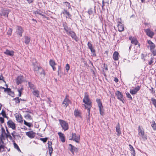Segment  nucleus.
Returning a JSON list of instances; mask_svg holds the SVG:
<instances>
[{
    "mask_svg": "<svg viewBox=\"0 0 156 156\" xmlns=\"http://www.w3.org/2000/svg\"><path fill=\"white\" fill-rule=\"evenodd\" d=\"M116 131L117 133V135L118 136H120L121 134L120 126L119 123H118L116 126Z\"/></svg>",
    "mask_w": 156,
    "mask_h": 156,
    "instance_id": "obj_24",
    "label": "nucleus"
},
{
    "mask_svg": "<svg viewBox=\"0 0 156 156\" xmlns=\"http://www.w3.org/2000/svg\"><path fill=\"white\" fill-rule=\"evenodd\" d=\"M83 102L84 103L83 105L84 106L85 109L87 110L88 115L89 116L90 109L92 107V103L89 98V94L87 92L84 93Z\"/></svg>",
    "mask_w": 156,
    "mask_h": 156,
    "instance_id": "obj_1",
    "label": "nucleus"
},
{
    "mask_svg": "<svg viewBox=\"0 0 156 156\" xmlns=\"http://www.w3.org/2000/svg\"><path fill=\"white\" fill-rule=\"evenodd\" d=\"M16 133V132H13L12 133H11V134L12 135V136H13V137L14 138H15V136H16V135H15V134Z\"/></svg>",
    "mask_w": 156,
    "mask_h": 156,
    "instance_id": "obj_63",
    "label": "nucleus"
},
{
    "mask_svg": "<svg viewBox=\"0 0 156 156\" xmlns=\"http://www.w3.org/2000/svg\"><path fill=\"white\" fill-rule=\"evenodd\" d=\"M12 29L11 28H9V29L8 30L7 32L8 34L11 35L12 34Z\"/></svg>",
    "mask_w": 156,
    "mask_h": 156,
    "instance_id": "obj_50",
    "label": "nucleus"
},
{
    "mask_svg": "<svg viewBox=\"0 0 156 156\" xmlns=\"http://www.w3.org/2000/svg\"><path fill=\"white\" fill-rule=\"evenodd\" d=\"M129 39L131 41V43L135 45H136L139 43L137 39L135 37H130Z\"/></svg>",
    "mask_w": 156,
    "mask_h": 156,
    "instance_id": "obj_17",
    "label": "nucleus"
},
{
    "mask_svg": "<svg viewBox=\"0 0 156 156\" xmlns=\"http://www.w3.org/2000/svg\"><path fill=\"white\" fill-rule=\"evenodd\" d=\"M66 7H68L69 9L71 8L70 4L69 3L66 2H64Z\"/></svg>",
    "mask_w": 156,
    "mask_h": 156,
    "instance_id": "obj_46",
    "label": "nucleus"
},
{
    "mask_svg": "<svg viewBox=\"0 0 156 156\" xmlns=\"http://www.w3.org/2000/svg\"><path fill=\"white\" fill-rule=\"evenodd\" d=\"M17 121L20 123H22L23 122V117L20 114H16L15 116Z\"/></svg>",
    "mask_w": 156,
    "mask_h": 156,
    "instance_id": "obj_21",
    "label": "nucleus"
},
{
    "mask_svg": "<svg viewBox=\"0 0 156 156\" xmlns=\"http://www.w3.org/2000/svg\"><path fill=\"white\" fill-rule=\"evenodd\" d=\"M4 150V146L2 145H1L0 146V151H3Z\"/></svg>",
    "mask_w": 156,
    "mask_h": 156,
    "instance_id": "obj_60",
    "label": "nucleus"
},
{
    "mask_svg": "<svg viewBox=\"0 0 156 156\" xmlns=\"http://www.w3.org/2000/svg\"><path fill=\"white\" fill-rule=\"evenodd\" d=\"M144 30L146 33L147 35L151 38L153 37L154 35V33L149 28L144 29Z\"/></svg>",
    "mask_w": 156,
    "mask_h": 156,
    "instance_id": "obj_10",
    "label": "nucleus"
},
{
    "mask_svg": "<svg viewBox=\"0 0 156 156\" xmlns=\"http://www.w3.org/2000/svg\"><path fill=\"white\" fill-rule=\"evenodd\" d=\"M65 68H66V71L68 72V71L70 69V66H69V65L68 64H66V66H65Z\"/></svg>",
    "mask_w": 156,
    "mask_h": 156,
    "instance_id": "obj_47",
    "label": "nucleus"
},
{
    "mask_svg": "<svg viewBox=\"0 0 156 156\" xmlns=\"http://www.w3.org/2000/svg\"><path fill=\"white\" fill-rule=\"evenodd\" d=\"M16 29V32L18 34H19L20 36H22V33L23 31V30L22 27L20 26H17Z\"/></svg>",
    "mask_w": 156,
    "mask_h": 156,
    "instance_id": "obj_16",
    "label": "nucleus"
},
{
    "mask_svg": "<svg viewBox=\"0 0 156 156\" xmlns=\"http://www.w3.org/2000/svg\"><path fill=\"white\" fill-rule=\"evenodd\" d=\"M140 86H137L133 89L130 90L129 92L132 95L135 94L140 90Z\"/></svg>",
    "mask_w": 156,
    "mask_h": 156,
    "instance_id": "obj_13",
    "label": "nucleus"
},
{
    "mask_svg": "<svg viewBox=\"0 0 156 156\" xmlns=\"http://www.w3.org/2000/svg\"><path fill=\"white\" fill-rule=\"evenodd\" d=\"M153 62H154L153 59L152 58H151L150 61L148 62V64L150 65H151L153 63Z\"/></svg>",
    "mask_w": 156,
    "mask_h": 156,
    "instance_id": "obj_56",
    "label": "nucleus"
},
{
    "mask_svg": "<svg viewBox=\"0 0 156 156\" xmlns=\"http://www.w3.org/2000/svg\"><path fill=\"white\" fill-rule=\"evenodd\" d=\"M53 151V149L52 147L51 146V147H49V154L50 155V156L51 155V154L52 152V151Z\"/></svg>",
    "mask_w": 156,
    "mask_h": 156,
    "instance_id": "obj_54",
    "label": "nucleus"
},
{
    "mask_svg": "<svg viewBox=\"0 0 156 156\" xmlns=\"http://www.w3.org/2000/svg\"><path fill=\"white\" fill-rule=\"evenodd\" d=\"M12 142L13 143L14 147L18 151L21 152L20 148L17 144L15 142L14 140H12Z\"/></svg>",
    "mask_w": 156,
    "mask_h": 156,
    "instance_id": "obj_34",
    "label": "nucleus"
},
{
    "mask_svg": "<svg viewBox=\"0 0 156 156\" xmlns=\"http://www.w3.org/2000/svg\"><path fill=\"white\" fill-rule=\"evenodd\" d=\"M6 131L7 132L6 135L5 136L7 138H9L10 140L12 142V140H13L12 136H11L10 133L9 132L8 130L6 129Z\"/></svg>",
    "mask_w": 156,
    "mask_h": 156,
    "instance_id": "obj_32",
    "label": "nucleus"
},
{
    "mask_svg": "<svg viewBox=\"0 0 156 156\" xmlns=\"http://www.w3.org/2000/svg\"><path fill=\"white\" fill-rule=\"evenodd\" d=\"M40 140H41L42 141H43V142H46L48 139V138H40Z\"/></svg>",
    "mask_w": 156,
    "mask_h": 156,
    "instance_id": "obj_53",
    "label": "nucleus"
},
{
    "mask_svg": "<svg viewBox=\"0 0 156 156\" xmlns=\"http://www.w3.org/2000/svg\"><path fill=\"white\" fill-rule=\"evenodd\" d=\"M147 43L150 45V49L152 48H155V44L151 41L148 40Z\"/></svg>",
    "mask_w": 156,
    "mask_h": 156,
    "instance_id": "obj_33",
    "label": "nucleus"
},
{
    "mask_svg": "<svg viewBox=\"0 0 156 156\" xmlns=\"http://www.w3.org/2000/svg\"><path fill=\"white\" fill-rule=\"evenodd\" d=\"M114 81L116 83H117L119 81V80L117 77H115Z\"/></svg>",
    "mask_w": 156,
    "mask_h": 156,
    "instance_id": "obj_62",
    "label": "nucleus"
},
{
    "mask_svg": "<svg viewBox=\"0 0 156 156\" xmlns=\"http://www.w3.org/2000/svg\"><path fill=\"white\" fill-rule=\"evenodd\" d=\"M26 135L30 138H33L35 136V133L33 131H29L26 133Z\"/></svg>",
    "mask_w": 156,
    "mask_h": 156,
    "instance_id": "obj_18",
    "label": "nucleus"
},
{
    "mask_svg": "<svg viewBox=\"0 0 156 156\" xmlns=\"http://www.w3.org/2000/svg\"><path fill=\"white\" fill-rule=\"evenodd\" d=\"M4 91L7 92L8 94L9 95H11V94H13V92L11 91V89L9 88H6Z\"/></svg>",
    "mask_w": 156,
    "mask_h": 156,
    "instance_id": "obj_36",
    "label": "nucleus"
},
{
    "mask_svg": "<svg viewBox=\"0 0 156 156\" xmlns=\"http://www.w3.org/2000/svg\"><path fill=\"white\" fill-rule=\"evenodd\" d=\"M70 140H73L76 143H79L80 140V136H77L75 133H72V137Z\"/></svg>",
    "mask_w": 156,
    "mask_h": 156,
    "instance_id": "obj_9",
    "label": "nucleus"
},
{
    "mask_svg": "<svg viewBox=\"0 0 156 156\" xmlns=\"http://www.w3.org/2000/svg\"><path fill=\"white\" fill-rule=\"evenodd\" d=\"M4 150V146L2 145H1L0 146V151H3Z\"/></svg>",
    "mask_w": 156,
    "mask_h": 156,
    "instance_id": "obj_59",
    "label": "nucleus"
},
{
    "mask_svg": "<svg viewBox=\"0 0 156 156\" xmlns=\"http://www.w3.org/2000/svg\"><path fill=\"white\" fill-rule=\"evenodd\" d=\"M49 64L50 66H51L54 71H55L56 70V68L55 67L56 65L55 61L52 60H51L49 61Z\"/></svg>",
    "mask_w": 156,
    "mask_h": 156,
    "instance_id": "obj_23",
    "label": "nucleus"
},
{
    "mask_svg": "<svg viewBox=\"0 0 156 156\" xmlns=\"http://www.w3.org/2000/svg\"><path fill=\"white\" fill-rule=\"evenodd\" d=\"M115 94L117 97V98L122 101L123 103H124L122 94L118 90L116 92Z\"/></svg>",
    "mask_w": 156,
    "mask_h": 156,
    "instance_id": "obj_12",
    "label": "nucleus"
},
{
    "mask_svg": "<svg viewBox=\"0 0 156 156\" xmlns=\"http://www.w3.org/2000/svg\"><path fill=\"white\" fill-rule=\"evenodd\" d=\"M64 30H65L67 34H68L69 32H68V27L66 25H63Z\"/></svg>",
    "mask_w": 156,
    "mask_h": 156,
    "instance_id": "obj_41",
    "label": "nucleus"
},
{
    "mask_svg": "<svg viewBox=\"0 0 156 156\" xmlns=\"http://www.w3.org/2000/svg\"><path fill=\"white\" fill-rule=\"evenodd\" d=\"M23 90V88H21V89H20L18 90V92L19 93L18 95L19 97L21 96V93H22V92Z\"/></svg>",
    "mask_w": 156,
    "mask_h": 156,
    "instance_id": "obj_48",
    "label": "nucleus"
},
{
    "mask_svg": "<svg viewBox=\"0 0 156 156\" xmlns=\"http://www.w3.org/2000/svg\"><path fill=\"white\" fill-rule=\"evenodd\" d=\"M4 120L3 118L0 117V123H3L4 122Z\"/></svg>",
    "mask_w": 156,
    "mask_h": 156,
    "instance_id": "obj_55",
    "label": "nucleus"
},
{
    "mask_svg": "<svg viewBox=\"0 0 156 156\" xmlns=\"http://www.w3.org/2000/svg\"><path fill=\"white\" fill-rule=\"evenodd\" d=\"M68 34L70 35L72 38L75 40H76L77 37L75 33L73 31H70Z\"/></svg>",
    "mask_w": 156,
    "mask_h": 156,
    "instance_id": "obj_28",
    "label": "nucleus"
},
{
    "mask_svg": "<svg viewBox=\"0 0 156 156\" xmlns=\"http://www.w3.org/2000/svg\"><path fill=\"white\" fill-rule=\"evenodd\" d=\"M58 134L61 141L62 142H64L65 141V137L64 136V134L61 132H58Z\"/></svg>",
    "mask_w": 156,
    "mask_h": 156,
    "instance_id": "obj_26",
    "label": "nucleus"
},
{
    "mask_svg": "<svg viewBox=\"0 0 156 156\" xmlns=\"http://www.w3.org/2000/svg\"><path fill=\"white\" fill-rule=\"evenodd\" d=\"M99 107L100 113L101 115H103L104 114V109H103V106L101 100L100 99H97L96 100Z\"/></svg>",
    "mask_w": 156,
    "mask_h": 156,
    "instance_id": "obj_7",
    "label": "nucleus"
},
{
    "mask_svg": "<svg viewBox=\"0 0 156 156\" xmlns=\"http://www.w3.org/2000/svg\"><path fill=\"white\" fill-rule=\"evenodd\" d=\"M34 70L36 75L38 77L42 78L44 77L45 73L44 70L41 67H40L38 66L35 65L34 66Z\"/></svg>",
    "mask_w": 156,
    "mask_h": 156,
    "instance_id": "obj_2",
    "label": "nucleus"
},
{
    "mask_svg": "<svg viewBox=\"0 0 156 156\" xmlns=\"http://www.w3.org/2000/svg\"><path fill=\"white\" fill-rule=\"evenodd\" d=\"M147 54L146 53H142L141 54V58L142 59L145 61L146 60L145 58L147 57Z\"/></svg>",
    "mask_w": 156,
    "mask_h": 156,
    "instance_id": "obj_39",
    "label": "nucleus"
},
{
    "mask_svg": "<svg viewBox=\"0 0 156 156\" xmlns=\"http://www.w3.org/2000/svg\"><path fill=\"white\" fill-rule=\"evenodd\" d=\"M96 11L95 9L90 8L88 11V13L90 18L92 19L94 16Z\"/></svg>",
    "mask_w": 156,
    "mask_h": 156,
    "instance_id": "obj_11",
    "label": "nucleus"
},
{
    "mask_svg": "<svg viewBox=\"0 0 156 156\" xmlns=\"http://www.w3.org/2000/svg\"><path fill=\"white\" fill-rule=\"evenodd\" d=\"M1 141L2 143H3V141L2 140V139H3L4 137L5 136H6V133H5V129L3 127L1 128Z\"/></svg>",
    "mask_w": 156,
    "mask_h": 156,
    "instance_id": "obj_27",
    "label": "nucleus"
},
{
    "mask_svg": "<svg viewBox=\"0 0 156 156\" xmlns=\"http://www.w3.org/2000/svg\"><path fill=\"white\" fill-rule=\"evenodd\" d=\"M151 101L152 102L153 105L156 108V99L154 98H152L151 99Z\"/></svg>",
    "mask_w": 156,
    "mask_h": 156,
    "instance_id": "obj_42",
    "label": "nucleus"
},
{
    "mask_svg": "<svg viewBox=\"0 0 156 156\" xmlns=\"http://www.w3.org/2000/svg\"><path fill=\"white\" fill-rule=\"evenodd\" d=\"M32 93L36 97H39L40 92L38 90H34V91H32Z\"/></svg>",
    "mask_w": 156,
    "mask_h": 156,
    "instance_id": "obj_35",
    "label": "nucleus"
},
{
    "mask_svg": "<svg viewBox=\"0 0 156 156\" xmlns=\"http://www.w3.org/2000/svg\"><path fill=\"white\" fill-rule=\"evenodd\" d=\"M119 53L117 51H115L113 54V58L115 61H118L119 59Z\"/></svg>",
    "mask_w": 156,
    "mask_h": 156,
    "instance_id": "obj_22",
    "label": "nucleus"
},
{
    "mask_svg": "<svg viewBox=\"0 0 156 156\" xmlns=\"http://www.w3.org/2000/svg\"><path fill=\"white\" fill-rule=\"evenodd\" d=\"M25 118H26V119H27L28 120H31L32 119V118H31V116L29 114L26 115H25Z\"/></svg>",
    "mask_w": 156,
    "mask_h": 156,
    "instance_id": "obj_45",
    "label": "nucleus"
},
{
    "mask_svg": "<svg viewBox=\"0 0 156 156\" xmlns=\"http://www.w3.org/2000/svg\"><path fill=\"white\" fill-rule=\"evenodd\" d=\"M4 53L5 54L7 55L12 56L14 55V52L12 50H9L8 49H6Z\"/></svg>",
    "mask_w": 156,
    "mask_h": 156,
    "instance_id": "obj_19",
    "label": "nucleus"
},
{
    "mask_svg": "<svg viewBox=\"0 0 156 156\" xmlns=\"http://www.w3.org/2000/svg\"><path fill=\"white\" fill-rule=\"evenodd\" d=\"M9 12L8 10L4 9L0 13V15H1V16H3L5 17H8Z\"/></svg>",
    "mask_w": 156,
    "mask_h": 156,
    "instance_id": "obj_25",
    "label": "nucleus"
},
{
    "mask_svg": "<svg viewBox=\"0 0 156 156\" xmlns=\"http://www.w3.org/2000/svg\"><path fill=\"white\" fill-rule=\"evenodd\" d=\"M20 100H22L21 99H19L18 97H16L13 99V100L15 101L16 103H19Z\"/></svg>",
    "mask_w": 156,
    "mask_h": 156,
    "instance_id": "obj_43",
    "label": "nucleus"
},
{
    "mask_svg": "<svg viewBox=\"0 0 156 156\" xmlns=\"http://www.w3.org/2000/svg\"><path fill=\"white\" fill-rule=\"evenodd\" d=\"M139 136L143 139H147V137L145 136L144 130L142 126H139L138 127Z\"/></svg>",
    "mask_w": 156,
    "mask_h": 156,
    "instance_id": "obj_6",
    "label": "nucleus"
},
{
    "mask_svg": "<svg viewBox=\"0 0 156 156\" xmlns=\"http://www.w3.org/2000/svg\"><path fill=\"white\" fill-rule=\"evenodd\" d=\"M69 96L66 94L63 101L62 102V105L65 108H66L71 103V101L69 99Z\"/></svg>",
    "mask_w": 156,
    "mask_h": 156,
    "instance_id": "obj_5",
    "label": "nucleus"
},
{
    "mask_svg": "<svg viewBox=\"0 0 156 156\" xmlns=\"http://www.w3.org/2000/svg\"><path fill=\"white\" fill-rule=\"evenodd\" d=\"M23 77L22 76H19L16 78V84L17 85L21 83L23 81Z\"/></svg>",
    "mask_w": 156,
    "mask_h": 156,
    "instance_id": "obj_30",
    "label": "nucleus"
},
{
    "mask_svg": "<svg viewBox=\"0 0 156 156\" xmlns=\"http://www.w3.org/2000/svg\"><path fill=\"white\" fill-rule=\"evenodd\" d=\"M151 126L154 130H156V123L154 121L152 122L151 124Z\"/></svg>",
    "mask_w": 156,
    "mask_h": 156,
    "instance_id": "obj_37",
    "label": "nucleus"
},
{
    "mask_svg": "<svg viewBox=\"0 0 156 156\" xmlns=\"http://www.w3.org/2000/svg\"><path fill=\"white\" fill-rule=\"evenodd\" d=\"M117 27L118 30L119 32L123 31L124 30V26L122 23L121 18H118L116 20Z\"/></svg>",
    "mask_w": 156,
    "mask_h": 156,
    "instance_id": "obj_3",
    "label": "nucleus"
},
{
    "mask_svg": "<svg viewBox=\"0 0 156 156\" xmlns=\"http://www.w3.org/2000/svg\"><path fill=\"white\" fill-rule=\"evenodd\" d=\"M112 0H103L102 1V9H103L104 8V6L105 5V4H107V5H108L109 3L110 2H111Z\"/></svg>",
    "mask_w": 156,
    "mask_h": 156,
    "instance_id": "obj_31",
    "label": "nucleus"
},
{
    "mask_svg": "<svg viewBox=\"0 0 156 156\" xmlns=\"http://www.w3.org/2000/svg\"><path fill=\"white\" fill-rule=\"evenodd\" d=\"M149 90L151 91V92L152 94H154L155 92V90L152 87L151 89H149Z\"/></svg>",
    "mask_w": 156,
    "mask_h": 156,
    "instance_id": "obj_49",
    "label": "nucleus"
},
{
    "mask_svg": "<svg viewBox=\"0 0 156 156\" xmlns=\"http://www.w3.org/2000/svg\"><path fill=\"white\" fill-rule=\"evenodd\" d=\"M81 114V112L78 109L75 110L74 111V115L76 117H80Z\"/></svg>",
    "mask_w": 156,
    "mask_h": 156,
    "instance_id": "obj_29",
    "label": "nucleus"
},
{
    "mask_svg": "<svg viewBox=\"0 0 156 156\" xmlns=\"http://www.w3.org/2000/svg\"><path fill=\"white\" fill-rule=\"evenodd\" d=\"M25 43L26 44H28L30 41V37H27V36H26L25 37Z\"/></svg>",
    "mask_w": 156,
    "mask_h": 156,
    "instance_id": "obj_38",
    "label": "nucleus"
},
{
    "mask_svg": "<svg viewBox=\"0 0 156 156\" xmlns=\"http://www.w3.org/2000/svg\"><path fill=\"white\" fill-rule=\"evenodd\" d=\"M8 126L11 128L13 129H16V126L15 124L12 120H9L7 122Z\"/></svg>",
    "mask_w": 156,
    "mask_h": 156,
    "instance_id": "obj_15",
    "label": "nucleus"
},
{
    "mask_svg": "<svg viewBox=\"0 0 156 156\" xmlns=\"http://www.w3.org/2000/svg\"><path fill=\"white\" fill-rule=\"evenodd\" d=\"M69 146L70 147V148L69 149L70 151L72 152V153L73 154H74V152H77L78 149L77 148L74 147L71 144H69Z\"/></svg>",
    "mask_w": 156,
    "mask_h": 156,
    "instance_id": "obj_20",
    "label": "nucleus"
},
{
    "mask_svg": "<svg viewBox=\"0 0 156 156\" xmlns=\"http://www.w3.org/2000/svg\"><path fill=\"white\" fill-rule=\"evenodd\" d=\"M35 14L36 15V16H37L38 14L40 15H41L42 14L41 12L40 11L37 10L35 12Z\"/></svg>",
    "mask_w": 156,
    "mask_h": 156,
    "instance_id": "obj_52",
    "label": "nucleus"
},
{
    "mask_svg": "<svg viewBox=\"0 0 156 156\" xmlns=\"http://www.w3.org/2000/svg\"><path fill=\"white\" fill-rule=\"evenodd\" d=\"M151 52L152 53L153 56L156 55V50L155 48H152L150 49Z\"/></svg>",
    "mask_w": 156,
    "mask_h": 156,
    "instance_id": "obj_40",
    "label": "nucleus"
},
{
    "mask_svg": "<svg viewBox=\"0 0 156 156\" xmlns=\"http://www.w3.org/2000/svg\"><path fill=\"white\" fill-rule=\"evenodd\" d=\"M87 46L89 48L92 54V56L95 57L96 55L95 53V50L93 47L92 44L89 42H88L87 43Z\"/></svg>",
    "mask_w": 156,
    "mask_h": 156,
    "instance_id": "obj_8",
    "label": "nucleus"
},
{
    "mask_svg": "<svg viewBox=\"0 0 156 156\" xmlns=\"http://www.w3.org/2000/svg\"><path fill=\"white\" fill-rule=\"evenodd\" d=\"M132 152V154L133 155V156H135L136 153L135 150L133 151Z\"/></svg>",
    "mask_w": 156,
    "mask_h": 156,
    "instance_id": "obj_64",
    "label": "nucleus"
},
{
    "mask_svg": "<svg viewBox=\"0 0 156 156\" xmlns=\"http://www.w3.org/2000/svg\"><path fill=\"white\" fill-rule=\"evenodd\" d=\"M62 13L65 15L66 17L67 18L70 19L72 16L69 12L65 9H64L63 11L62 12Z\"/></svg>",
    "mask_w": 156,
    "mask_h": 156,
    "instance_id": "obj_14",
    "label": "nucleus"
},
{
    "mask_svg": "<svg viewBox=\"0 0 156 156\" xmlns=\"http://www.w3.org/2000/svg\"><path fill=\"white\" fill-rule=\"evenodd\" d=\"M127 97L129 98L131 100H132V98L131 95L129 93H127L126 94Z\"/></svg>",
    "mask_w": 156,
    "mask_h": 156,
    "instance_id": "obj_51",
    "label": "nucleus"
},
{
    "mask_svg": "<svg viewBox=\"0 0 156 156\" xmlns=\"http://www.w3.org/2000/svg\"><path fill=\"white\" fill-rule=\"evenodd\" d=\"M1 114H2V115L4 116V117L5 116V112L3 110H2V112L1 113H0Z\"/></svg>",
    "mask_w": 156,
    "mask_h": 156,
    "instance_id": "obj_61",
    "label": "nucleus"
},
{
    "mask_svg": "<svg viewBox=\"0 0 156 156\" xmlns=\"http://www.w3.org/2000/svg\"><path fill=\"white\" fill-rule=\"evenodd\" d=\"M129 149H130V150L131 151H133L134 150V149L133 148V147L130 144H129Z\"/></svg>",
    "mask_w": 156,
    "mask_h": 156,
    "instance_id": "obj_57",
    "label": "nucleus"
},
{
    "mask_svg": "<svg viewBox=\"0 0 156 156\" xmlns=\"http://www.w3.org/2000/svg\"><path fill=\"white\" fill-rule=\"evenodd\" d=\"M24 124L28 127H30L32 124L31 123L27 122L25 120H24Z\"/></svg>",
    "mask_w": 156,
    "mask_h": 156,
    "instance_id": "obj_44",
    "label": "nucleus"
},
{
    "mask_svg": "<svg viewBox=\"0 0 156 156\" xmlns=\"http://www.w3.org/2000/svg\"><path fill=\"white\" fill-rule=\"evenodd\" d=\"M4 150V146L2 145H1L0 146V151H3Z\"/></svg>",
    "mask_w": 156,
    "mask_h": 156,
    "instance_id": "obj_58",
    "label": "nucleus"
},
{
    "mask_svg": "<svg viewBox=\"0 0 156 156\" xmlns=\"http://www.w3.org/2000/svg\"><path fill=\"white\" fill-rule=\"evenodd\" d=\"M58 120L61 127L64 131L67 130L69 129V125L67 122L61 119H59Z\"/></svg>",
    "mask_w": 156,
    "mask_h": 156,
    "instance_id": "obj_4",
    "label": "nucleus"
}]
</instances>
